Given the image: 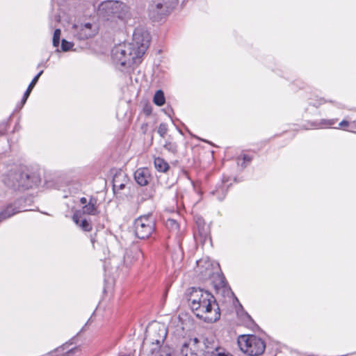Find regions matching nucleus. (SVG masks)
I'll use <instances>...</instances> for the list:
<instances>
[{"label":"nucleus","mask_w":356,"mask_h":356,"mask_svg":"<svg viewBox=\"0 0 356 356\" xmlns=\"http://www.w3.org/2000/svg\"><path fill=\"white\" fill-rule=\"evenodd\" d=\"M149 44V33L142 29H135L131 42L119 44L112 49L113 63L127 67L139 65Z\"/></svg>","instance_id":"nucleus-1"},{"label":"nucleus","mask_w":356,"mask_h":356,"mask_svg":"<svg viewBox=\"0 0 356 356\" xmlns=\"http://www.w3.org/2000/svg\"><path fill=\"white\" fill-rule=\"evenodd\" d=\"M188 291L189 305L197 318L207 323L216 322L220 319V309L211 293L195 287H191Z\"/></svg>","instance_id":"nucleus-2"},{"label":"nucleus","mask_w":356,"mask_h":356,"mask_svg":"<svg viewBox=\"0 0 356 356\" xmlns=\"http://www.w3.org/2000/svg\"><path fill=\"white\" fill-rule=\"evenodd\" d=\"M4 186L14 191L27 190L37 186L40 182L38 175L32 173L27 166L13 164L1 177Z\"/></svg>","instance_id":"nucleus-3"},{"label":"nucleus","mask_w":356,"mask_h":356,"mask_svg":"<svg viewBox=\"0 0 356 356\" xmlns=\"http://www.w3.org/2000/svg\"><path fill=\"white\" fill-rule=\"evenodd\" d=\"M167 333L168 330L164 324L153 323L147 326L143 346H149L151 355H156L159 352Z\"/></svg>","instance_id":"nucleus-4"},{"label":"nucleus","mask_w":356,"mask_h":356,"mask_svg":"<svg viewBox=\"0 0 356 356\" xmlns=\"http://www.w3.org/2000/svg\"><path fill=\"white\" fill-rule=\"evenodd\" d=\"M99 12L106 17L126 20L131 18L130 8L120 1H108L99 6Z\"/></svg>","instance_id":"nucleus-5"},{"label":"nucleus","mask_w":356,"mask_h":356,"mask_svg":"<svg viewBox=\"0 0 356 356\" xmlns=\"http://www.w3.org/2000/svg\"><path fill=\"white\" fill-rule=\"evenodd\" d=\"M238 343L240 349L249 356H259L266 349L264 341L254 334L240 336Z\"/></svg>","instance_id":"nucleus-6"},{"label":"nucleus","mask_w":356,"mask_h":356,"mask_svg":"<svg viewBox=\"0 0 356 356\" xmlns=\"http://www.w3.org/2000/svg\"><path fill=\"white\" fill-rule=\"evenodd\" d=\"M178 0H153L148 6L149 17L159 22L166 17L175 8Z\"/></svg>","instance_id":"nucleus-7"},{"label":"nucleus","mask_w":356,"mask_h":356,"mask_svg":"<svg viewBox=\"0 0 356 356\" xmlns=\"http://www.w3.org/2000/svg\"><path fill=\"white\" fill-rule=\"evenodd\" d=\"M155 220L152 213L140 216L134 220V232L137 238L147 239L155 231Z\"/></svg>","instance_id":"nucleus-8"},{"label":"nucleus","mask_w":356,"mask_h":356,"mask_svg":"<svg viewBox=\"0 0 356 356\" xmlns=\"http://www.w3.org/2000/svg\"><path fill=\"white\" fill-rule=\"evenodd\" d=\"M204 356H233L230 353L220 346L216 337L210 334L202 339Z\"/></svg>","instance_id":"nucleus-9"},{"label":"nucleus","mask_w":356,"mask_h":356,"mask_svg":"<svg viewBox=\"0 0 356 356\" xmlns=\"http://www.w3.org/2000/svg\"><path fill=\"white\" fill-rule=\"evenodd\" d=\"M202 341L194 338L189 339L181 345L180 354L181 356H204Z\"/></svg>","instance_id":"nucleus-10"},{"label":"nucleus","mask_w":356,"mask_h":356,"mask_svg":"<svg viewBox=\"0 0 356 356\" xmlns=\"http://www.w3.org/2000/svg\"><path fill=\"white\" fill-rule=\"evenodd\" d=\"M72 29L74 36L80 40L88 39L95 35V31L90 23L74 25Z\"/></svg>","instance_id":"nucleus-11"},{"label":"nucleus","mask_w":356,"mask_h":356,"mask_svg":"<svg viewBox=\"0 0 356 356\" xmlns=\"http://www.w3.org/2000/svg\"><path fill=\"white\" fill-rule=\"evenodd\" d=\"M197 232L195 234V236H199L202 243H205L207 239L211 240L210 227L206 224L204 220L202 217L195 218Z\"/></svg>","instance_id":"nucleus-12"},{"label":"nucleus","mask_w":356,"mask_h":356,"mask_svg":"<svg viewBox=\"0 0 356 356\" xmlns=\"http://www.w3.org/2000/svg\"><path fill=\"white\" fill-rule=\"evenodd\" d=\"M20 200H17L13 203L9 204L0 212V222L22 211L19 207Z\"/></svg>","instance_id":"nucleus-13"},{"label":"nucleus","mask_w":356,"mask_h":356,"mask_svg":"<svg viewBox=\"0 0 356 356\" xmlns=\"http://www.w3.org/2000/svg\"><path fill=\"white\" fill-rule=\"evenodd\" d=\"M72 220L83 232H90L92 229V225L90 220L84 218L80 211H75L74 213Z\"/></svg>","instance_id":"nucleus-14"},{"label":"nucleus","mask_w":356,"mask_h":356,"mask_svg":"<svg viewBox=\"0 0 356 356\" xmlns=\"http://www.w3.org/2000/svg\"><path fill=\"white\" fill-rule=\"evenodd\" d=\"M76 211H80L82 216L85 214L90 216L98 215L99 211L97 207V199L93 196H91L88 200V204L83 206L81 210H76Z\"/></svg>","instance_id":"nucleus-15"},{"label":"nucleus","mask_w":356,"mask_h":356,"mask_svg":"<svg viewBox=\"0 0 356 356\" xmlns=\"http://www.w3.org/2000/svg\"><path fill=\"white\" fill-rule=\"evenodd\" d=\"M134 179L137 184L141 186L147 185L150 180L149 170L147 168H138L134 172Z\"/></svg>","instance_id":"nucleus-16"},{"label":"nucleus","mask_w":356,"mask_h":356,"mask_svg":"<svg viewBox=\"0 0 356 356\" xmlns=\"http://www.w3.org/2000/svg\"><path fill=\"white\" fill-rule=\"evenodd\" d=\"M122 178L126 179V176L124 174H115L113 179V191L114 193L117 191L122 190L125 187V183L122 181Z\"/></svg>","instance_id":"nucleus-17"},{"label":"nucleus","mask_w":356,"mask_h":356,"mask_svg":"<svg viewBox=\"0 0 356 356\" xmlns=\"http://www.w3.org/2000/svg\"><path fill=\"white\" fill-rule=\"evenodd\" d=\"M337 119H330V120H325L322 119L319 121H314L309 122V124L312 127H314L315 128H325V127H330L335 124L337 122Z\"/></svg>","instance_id":"nucleus-18"},{"label":"nucleus","mask_w":356,"mask_h":356,"mask_svg":"<svg viewBox=\"0 0 356 356\" xmlns=\"http://www.w3.org/2000/svg\"><path fill=\"white\" fill-rule=\"evenodd\" d=\"M163 147L165 150L172 154L173 155H176L178 153V145L175 141L172 140L170 136L165 141Z\"/></svg>","instance_id":"nucleus-19"},{"label":"nucleus","mask_w":356,"mask_h":356,"mask_svg":"<svg viewBox=\"0 0 356 356\" xmlns=\"http://www.w3.org/2000/svg\"><path fill=\"white\" fill-rule=\"evenodd\" d=\"M154 163L155 168L161 172H167L170 168L168 163L161 157L155 158Z\"/></svg>","instance_id":"nucleus-20"},{"label":"nucleus","mask_w":356,"mask_h":356,"mask_svg":"<svg viewBox=\"0 0 356 356\" xmlns=\"http://www.w3.org/2000/svg\"><path fill=\"white\" fill-rule=\"evenodd\" d=\"M153 102L159 106H161L165 104V99L164 93L161 90H159L156 92L153 98Z\"/></svg>","instance_id":"nucleus-21"},{"label":"nucleus","mask_w":356,"mask_h":356,"mask_svg":"<svg viewBox=\"0 0 356 356\" xmlns=\"http://www.w3.org/2000/svg\"><path fill=\"white\" fill-rule=\"evenodd\" d=\"M43 73V71L41 70L40 72H38L37 74V75H35V76L32 79L31 82L30 83V84L29 85L26 90L25 91L26 92V96H29L33 88H34V86H35V84L37 83L40 76Z\"/></svg>","instance_id":"nucleus-22"},{"label":"nucleus","mask_w":356,"mask_h":356,"mask_svg":"<svg viewBox=\"0 0 356 356\" xmlns=\"http://www.w3.org/2000/svg\"><path fill=\"white\" fill-rule=\"evenodd\" d=\"M166 227L173 231H178L179 225L174 219H168L165 222Z\"/></svg>","instance_id":"nucleus-23"},{"label":"nucleus","mask_w":356,"mask_h":356,"mask_svg":"<svg viewBox=\"0 0 356 356\" xmlns=\"http://www.w3.org/2000/svg\"><path fill=\"white\" fill-rule=\"evenodd\" d=\"M60 34H61V31H60V29H56L54 31V35H53V45L55 47H57L59 45Z\"/></svg>","instance_id":"nucleus-24"},{"label":"nucleus","mask_w":356,"mask_h":356,"mask_svg":"<svg viewBox=\"0 0 356 356\" xmlns=\"http://www.w3.org/2000/svg\"><path fill=\"white\" fill-rule=\"evenodd\" d=\"M157 132L161 137L164 138L168 132V125L165 123H161Z\"/></svg>","instance_id":"nucleus-25"},{"label":"nucleus","mask_w":356,"mask_h":356,"mask_svg":"<svg viewBox=\"0 0 356 356\" xmlns=\"http://www.w3.org/2000/svg\"><path fill=\"white\" fill-rule=\"evenodd\" d=\"M74 44L71 42L67 41L65 39L61 40V49L63 51H67L72 48Z\"/></svg>","instance_id":"nucleus-26"},{"label":"nucleus","mask_w":356,"mask_h":356,"mask_svg":"<svg viewBox=\"0 0 356 356\" xmlns=\"http://www.w3.org/2000/svg\"><path fill=\"white\" fill-rule=\"evenodd\" d=\"M326 102H330L334 104V102L332 100H326L324 98H320L315 102H309V104L314 106V107H318L319 106L326 103Z\"/></svg>","instance_id":"nucleus-27"},{"label":"nucleus","mask_w":356,"mask_h":356,"mask_svg":"<svg viewBox=\"0 0 356 356\" xmlns=\"http://www.w3.org/2000/svg\"><path fill=\"white\" fill-rule=\"evenodd\" d=\"M143 111L145 113V115H149L152 113V106H149V105L145 106V107L143 108Z\"/></svg>","instance_id":"nucleus-28"},{"label":"nucleus","mask_w":356,"mask_h":356,"mask_svg":"<svg viewBox=\"0 0 356 356\" xmlns=\"http://www.w3.org/2000/svg\"><path fill=\"white\" fill-rule=\"evenodd\" d=\"M243 163H250L252 161V158L248 154H244L243 156Z\"/></svg>","instance_id":"nucleus-29"},{"label":"nucleus","mask_w":356,"mask_h":356,"mask_svg":"<svg viewBox=\"0 0 356 356\" xmlns=\"http://www.w3.org/2000/svg\"><path fill=\"white\" fill-rule=\"evenodd\" d=\"M349 124V122L347 121V120H342L340 123H339V126L342 128V129H345V127H348Z\"/></svg>","instance_id":"nucleus-30"},{"label":"nucleus","mask_w":356,"mask_h":356,"mask_svg":"<svg viewBox=\"0 0 356 356\" xmlns=\"http://www.w3.org/2000/svg\"><path fill=\"white\" fill-rule=\"evenodd\" d=\"M29 97V96H26V92H24V96H23L22 99V101H21L22 106L26 103V100H27Z\"/></svg>","instance_id":"nucleus-31"},{"label":"nucleus","mask_w":356,"mask_h":356,"mask_svg":"<svg viewBox=\"0 0 356 356\" xmlns=\"http://www.w3.org/2000/svg\"><path fill=\"white\" fill-rule=\"evenodd\" d=\"M80 202L84 206L88 204V201L86 197H83L80 199Z\"/></svg>","instance_id":"nucleus-32"},{"label":"nucleus","mask_w":356,"mask_h":356,"mask_svg":"<svg viewBox=\"0 0 356 356\" xmlns=\"http://www.w3.org/2000/svg\"><path fill=\"white\" fill-rule=\"evenodd\" d=\"M76 349V348H72V349L70 350L69 351H67L65 353L66 356H70V355L72 354V353H74Z\"/></svg>","instance_id":"nucleus-33"},{"label":"nucleus","mask_w":356,"mask_h":356,"mask_svg":"<svg viewBox=\"0 0 356 356\" xmlns=\"http://www.w3.org/2000/svg\"><path fill=\"white\" fill-rule=\"evenodd\" d=\"M90 241L92 243V245H94V244L96 241V239H95V237L92 235L90 236Z\"/></svg>","instance_id":"nucleus-34"},{"label":"nucleus","mask_w":356,"mask_h":356,"mask_svg":"<svg viewBox=\"0 0 356 356\" xmlns=\"http://www.w3.org/2000/svg\"><path fill=\"white\" fill-rule=\"evenodd\" d=\"M225 196V193H223V196H222V197H218V199H219L220 200H222L224 199Z\"/></svg>","instance_id":"nucleus-35"},{"label":"nucleus","mask_w":356,"mask_h":356,"mask_svg":"<svg viewBox=\"0 0 356 356\" xmlns=\"http://www.w3.org/2000/svg\"><path fill=\"white\" fill-rule=\"evenodd\" d=\"M4 131V129H0V134H3Z\"/></svg>","instance_id":"nucleus-36"},{"label":"nucleus","mask_w":356,"mask_h":356,"mask_svg":"<svg viewBox=\"0 0 356 356\" xmlns=\"http://www.w3.org/2000/svg\"><path fill=\"white\" fill-rule=\"evenodd\" d=\"M119 356H130V354H129L127 355H120Z\"/></svg>","instance_id":"nucleus-37"},{"label":"nucleus","mask_w":356,"mask_h":356,"mask_svg":"<svg viewBox=\"0 0 356 356\" xmlns=\"http://www.w3.org/2000/svg\"><path fill=\"white\" fill-rule=\"evenodd\" d=\"M168 356H170V355H168Z\"/></svg>","instance_id":"nucleus-38"}]
</instances>
